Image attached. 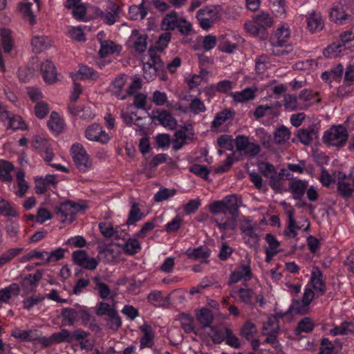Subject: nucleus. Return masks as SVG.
<instances>
[{"instance_id":"nucleus-1","label":"nucleus","mask_w":354,"mask_h":354,"mask_svg":"<svg viewBox=\"0 0 354 354\" xmlns=\"http://www.w3.org/2000/svg\"><path fill=\"white\" fill-rule=\"evenodd\" d=\"M273 24L272 17L269 13L261 11L254 15L252 20L246 21L244 26L248 33L257 36L267 28L272 27Z\"/></svg>"},{"instance_id":"nucleus-2","label":"nucleus","mask_w":354,"mask_h":354,"mask_svg":"<svg viewBox=\"0 0 354 354\" xmlns=\"http://www.w3.org/2000/svg\"><path fill=\"white\" fill-rule=\"evenodd\" d=\"M162 28L165 30L178 28L183 34H188L192 30V24L184 17H179L175 11L166 15L162 21Z\"/></svg>"},{"instance_id":"nucleus-3","label":"nucleus","mask_w":354,"mask_h":354,"mask_svg":"<svg viewBox=\"0 0 354 354\" xmlns=\"http://www.w3.org/2000/svg\"><path fill=\"white\" fill-rule=\"evenodd\" d=\"M142 64L144 78L148 82L152 81L156 76L158 68L161 66L160 57L154 50L149 49L147 55L142 58Z\"/></svg>"},{"instance_id":"nucleus-4","label":"nucleus","mask_w":354,"mask_h":354,"mask_svg":"<svg viewBox=\"0 0 354 354\" xmlns=\"http://www.w3.org/2000/svg\"><path fill=\"white\" fill-rule=\"evenodd\" d=\"M221 17L219 6H209L198 10L196 18L203 30H209Z\"/></svg>"},{"instance_id":"nucleus-5","label":"nucleus","mask_w":354,"mask_h":354,"mask_svg":"<svg viewBox=\"0 0 354 354\" xmlns=\"http://www.w3.org/2000/svg\"><path fill=\"white\" fill-rule=\"evenodd\" d=\"M330 20L338 26L344 25L353 20L352 15L348 12V5L345 2L334 3L328 12Z\"/></svg>"},{"instance_id":"nucleus-6","label":"nucleus","mask_w":354,"mask_h":354,"mask_svg":"<svg viewBox=\"0 0 354 354\" xmlns=\"http://www.w3.org/2000/svg\"><path fill=\"white\" fill-rule=\"evenodd\" d=\"M348 132L343 125L333 126L324 133L323 140L329 146H343L348 139Z\"/></svg>"},{"instance_id":"nucleus-7","label":"nucleus","mask_w":354,"mask_h":354,"mask_svg":"<svg viewBox=\"0 0 354 354\" xmlns=\"http://www.w3.org/2000/svg\"><path fill=\"white\" fill-rule=\"evenodd\" d=\"M71 152L75 164L80 171L86 172L92 168V160L82 145L73 144Z\"/></svg>"},{"instance_id":"nucleus-8","label":"nucleus","mask_w":354,"mask_h":354,"mask_svg":"<svg viewBox=\"0 0 354 354\" xmlns=\"http://www.w3.org/2000/svg\"><path fill=\"white\" fill-rule=\"evenodd\" d=\"M259 169L265 177L269 178V183L274 189L279 192L283 189L282 177L285 169H281L277 174L274 166L268 162H261L259 165Z\"/></svg>"},{"instance_id":"nucleus-9","label":"nucleus","mask_w":354,"mask_h":354,"mask_svg":"<svg viewBox=\"0 0 354 354\" xmlns=\"http://www.w3.org/2000/svg\"><path fill=\"white\" fill-rule=\"evenodd\" d=\"M245 243L250 248L256 247L259 242L258 225L250 220H243L240 227Z\"/></svg>"},{"instance_id":"nucleus-10","label":"nucleus","mask_w":354,"mask_h":354,"mask_svg":"<svg viewBox=\"0 0 354 354\" xmlns=\"http://www.w3.org/2000/svg\"><path fill=\"white\" fill-rule=\"evenodd\" d=\"M305 288H310L311 291L314 292L315 296L323 295L325 293V278L323 276L322 272L318 267H313L310 280L306 284Z\"/></svg>"},{"instance_id":"nucleus-11","label":"nucleus","mask_w":354,"mask_h":354,"mask_svg":"<svg viewBox=\"0 0 354 354\" xmlns=\"http://www.w3.org/2000/svg\"><path fill=\"white\" fill-rule=\"evenodd\" d=\"M82 206L72 201L63 203L59 207L57 214L63 223H71L75 219V215L82 209Z\"/></svg>"},{"instance_id":"nucleus-12","label":"nucleus","mask_w":354,"mask_h":354,"mask_svg":"<svg viewBox=\"0 0 354 354\" xmlns=\"http://www.w3.org/2000/svg\"><path fill=\"white\" fill-rule=\"evenodd\" d=\"M315 297V293L310 288H304L303 297L301 299H294L289 310L293 314L304 315L306 314L309 308V305Z\"/></svg>"},{"instance_id":"nucleus-13","label":"nucleus","mask_w":354,"mask_h":354,"mask_svg":"<svg viewBox=\"0 0 354 354\" xmlns=\"http://www.w3.org/2000/svg\"><path fill=\"white\" fill-rule=\"evenodd\" d=\"M290 26L285 22H281L274 30L271 38L270 43L272 46H285L290 37Z\"/></svg>"},{"instance_id":"nucleus-14","label":"nucleus","mask_w":354,"mask_h":354,"mask_svg":"<svg viewBox=\"0 0 354 354\" xmlns=\"http://www.w3.org/2000/svg\"><path fill=\"white\" fill-rule=\"evenodd\" d=\"M31 145L41 153L45 161L50 162L53 160L54 153L47 138L36 135L32 138Z\"/></svg>"},{"instance_id":"nucleus-15","label":"nucleus","mask_w":354,"mask_h":354,"mask_svg":"<svg viewBox=\"0 0 354 354\" xmlns=\"http://www.w3.org/2000/svg\"><path fill=\"white\" fill-rule=\"evenodd\" d=\"M194 136V130L193 126L192 124L184 126L174 134V139L172 142L174 149L175 150L180 149L189 140L193 139Z\"/></svg>"},{"instance_id":"nucleus-16","label":"nucleus","mask_w":354,"mask_h":354,"mask_svg":"<svg viewBox=\"0 0 354 354\" xmlns=\"http://www.w3.org/2000/svg\"><path fill=\"white\" fill-rule=\"evenodd\" d=\"M128 80L129 77L122 75L117 77L109 86L111 95L119 100H124L128 97Z\"/></svg>"},{"instance_id":"nucleus-17","label":"nucleus","mask_w":354,"mask_h":354,"mask_svg":"<svg viewBox=\"0 0 354 354\" xmlns=\"http://www.w3.org/2000/svg\"><path fill=\"white\" fill-rule=\"evenodd\" d=\"M85 137L90 141L98 142L102 144L107 143L110 136L98 124H92L85 130Z\"/></svg>"},{"instance_id":"nucleus-18","label":"nucleus","mask_w":354,"mask_h":354,"mask_svg":"<svg viewBox=\"0 0 354 354\" xmlns=\"http://www.w3.org/2000/svg\"><path fill=\"white\" fill-rule=\"evenodd\" d=\"M74 262L80 267L87 270H95L99 261L93 257H89L86 252L82 250H77L73 253Z\"/></svg>"},{"instance_id":"nucleus-19","label":"nucleus","mask_w":354,"mask_h":354,"mask_svg":"<svg viewBox=\"0 0 354 354\" xmlns=\"http://www.w3.org/2000/svg\"><path fill=\"white\" fill-rule=\"evenodd\" d=\"M337 179L338 190L346 198L351 196L354 192V178L352 179L351 175L339 171L335 174Z\"/></svg>"},{"instance_id":"nucleus-20","label":"nucleus","mask_w":354,"mask_h":354,"mask_svg":"<svg viewBox=\"0 0 354 354\" xmlns=\"http://www.w3.org/2000/svg\"><path fill=\"white\" fill-rule=\"evenodd\" d=\"M234 144L238 151L250 156H255L260 151L259 145L249 142L248 138L244 136H238L234 140Z\"/></svg>"},{"instance_id":"nucleus-21","label":"nucleus","mask_w":354,"mask_h":354,"mask_svg":"<svg viewBox=\"0 0 354 354\" xmlns=\"http://www.w3.org/2000/svg\"><path fill=\"white\" fill-rule=\"evenodd\" d=\"M252 274L250 262L246 264H241L230 275L229 284L232 285L241 281H248L252 279Z\"/></svg>"},{"instance_id":"nucleus-22","label":"nucleus","mask_w":354,"mask_h":354,"mask_svg":"<svg viewBox=\"0 0 354 354\" xmlns=\"http://www.w3.org/2000/svg\"><path fill=\"white\" fill-rule=\"evenodd\" d=\"M306 21L308 30L313 33L319 32L324 28V23L321 13L315 10H312L306 14Z\"/></svg>"},{"instance_id":"nucleus-23","label":"nucleus","mask_w":354,"mask_h":354,"mask_svg":"<svg viewBox=\"0 0 354 354\" xmlns=\"http://www.w3.org/2000/svg\"><path fill=\"white\" fill-rule=\"evenodd\" d=\"M147 36L138 30H134L129 39L128 44L136 51L142 53L147 48Z\"/></svg>"},{"instance_id":"nucleus-24","label":"nucleus","mask_w":354,"mask_h":354,"mask_svg":"<svg viewBox=\"0 0 354 354\" xmlns=\"http://www.w3.org/2000/svg\"><path fill=\"white\" fill-rule=\"evenodd\" d=\"M258 91L257 86L245 88L240 91L231 92L229 95L237 103H244L253 100Z\"/></svg>"},{"instance_id":"nucleus-25","label":"nucleus","mask_w":354,"mask_h":354,"mask_svg":"<svg viewBox=\"0 0 354 354\" xmlns=\"http://www.w3.org/2000/svg\"><path fill=\"white\" fill-rule=\"evenodd\" d=\"M42 274L40 272H37L35 274H30L26 276L20 282V286L22 291L25 294H29L35 291L38 282L41 279Z\"/></svg>"},{"instance_id":"nucleus-26","label":"nucleus","mask_w":354,"mask_h":354,"mask_svg":"<svg viewBox=\"0 0 354 354\" xmlns=\"http://www.w3.org/2000/svg\"><path fill=\"white\" fill-rule=\"evenodd\" d=\"M40 71L46 84H53L58 80L55 66L52 62L46 60L41 64Z\"/></svg>"},{"instance_id":"nucleus-27","label":"nucleus","mask_w":354,"mask_h":354,"mask_svg":"<svg viewBox=\"0 0 354 354\" xmlns=\"http://www.w3.org/2000/svg\"><path fill=\"white\" fill-rule=\"evenodd\" d=\"M120 8L115 3L110 2L107 10L100 11L98 16L104 22L109 25H113L116 21V18L119 17Z\"/></svg>"},{"instance_id":"nucleus-28","label":"nucleus","mask_w":354,"mask_h":354,"mask_svg":"<svg viewBox=\"0 0 354 354\" xmlns=\"http://www.w3.org/2000/svg\"><path fill=\"white\" fill-rule=\"evenodd\" d=\"M53 44V40L48 36L37 35L31 40L32 51L35 53H40L50 48Z\"/></svg>"},{"instance_id":"nucleus-29","label":"nucleus","mask_w":354,"mask_h":354,"mask_svg":"<svg viewBox=\"0 0 354 354\" xmlns=\"http://www.w3.org/2000/svg\"><path fill=\"white\" fill-rule=\"evenodd\" d=\"M230 295L236 301L245 304H251L255 297L253 290L250 288H239L238 290H232Z\"/></svg>"},{"instance_id":"nucleus-30","label":"nucleus","mask_w":354,"mask_h":354,"mask_svg":"<svg viewBox=\"0 0 354 354\" xmlns=\"http://www.w3.org/2000/svg\"><path fill=\"white\" fill-rule=\"evenodd\" d=\"M278 325L276 318L269 317L267 322L263 324L262 330L263 334L268 336L266 342L270 343L272 342L276 337Z\"/></svg>"},{"instance_id":"nucleus-31","label":"nucleus","mask_w":354,"mask_h":354,"mask_svg":"<svg viewBox=\"0 0 354 354\" xmlns=\"http://www.w3.org/2000/svg\"><path fill=\"white\" fill-rule=\"evenodd\" d=\"M71 78L75 81L77 80H96L98 77L97 73L93 68L84 65H81L77 72L70 74Z\"/></svg>"},{"instance_id":"nucleus-32","label":"nucleus","mask_w":354,"mask_h":354,"mask_svg":"<svg viewBox=\"0 0 354 354\" xmlns=\"http://www.w3.org/2000/svg\"><path fill=\"white\" fill-rule=\"evenodd\" d=\"M308 187V182L301 180H295L289 185V189L295 199H301Z\"/></svg>"},{"instance_id":"nucleus-33","label":"nucleus","mask_w":354,"mask_h":354,"mask_svg":"<svg viewBox=\"0 0 354 354\" xmlns=\"http://www.w3.org/2000/svg\"><path fill=\"white\" fill-rule=\"evenodd\" d=\"M121 117L124 122L129 126L132 124L138 125V122L142 120V118L134 111V108L132 105H129L127 108V111H122Z\"/></svg>"},{"instance_id":"nucleus-34","label":"nucleus","mask_w":354,"mask_h":354,"mask_svg":"<svg viewBox=\"0 0 354 354\" xmlns=\"http://www.w3.org/2000/svg\"><path fill=\"white\" fill-rule=\"evenodd\" d=\"M140 329L143 333V336L140 339V348L151 347L153 344V334L151 326L145 324L140 326Z\"/></svg>"},{"instance_id":"nucleus-35","label":"nucleus","mask_w":354,"mask_h":354,"mask_svg":"<svg viewBox=\"0 0 354 354\" xmlns=\"http://www.w3.org/2000/svg\"><path fill=\"white\" fill-rule=\"evenodd\" d=\"M346 53L345 48L338 42H333L324 50V55L328 58H335L344 55Z\"/></svg>"},{"instance_id":"nucleus-36","label":"nucleus","mask_w":354,"mask_h":354,"mask_svg":"<svg viewBox=\"0 0 354 354\" xmlns=\"http://www.w3.org/2000/svg\"><path fill=\"white\" fill-rule=\"evenodd\" d=\"M20 287L17 283H13L0 290V304L7 303L12 295H17L19 293Z\"/></svg>"},{"instance_id":"nucleus-37","label":"nucleus","mask_w":354,"mask_h":354,"mask_svg":"<svg viewBox=\"0 0 354 354\" xmlns=\"http://www.w3.org/2000/svg\"><path fill=\"white\" fill-rule=\"evenodd\" d=\"M12 335L19 339L24 342H32L35 341L38 338V330H21L19 329H15L12 331Z\"/></svg>"},{"instance_id":"nucleus-38","label":"nucleus","mask_w":354,"mask_h":354,"mask_svg":"<svg viewBox=\"0 0 354 354\" xmlns=\"http://www.w3.org/2000/svg\"><path fill=\"white\" fill-rule=\"evenodd\" d=\"M48 126L54 133L59 134L64 129V122L58 113L52 112L48 122Z\"/></svg>"},{"instance_id":"nucleus-39","label":"nucleus","mask_w":354,"mask_h":354,"mask_svg":"<svg viewBox=\"0 0 354 354\" xmlns=\"http://www.w3.org/2000/svg\"><path fill=\"white\" fill-rule=\"evenodd\" d=\"M186 254L189 258L195 260H204L209 257L210 251L206 246H201L196 248H189L187 250Z\"/></svg>"},{"instance_id":"nucleus-40","label":"nucleus","mask_w":354,"mask_h":354,"mask_svg":"<svg viewBox=\"0 0 354 354\" xmlns=\"http://www.w3.org/2000/svg\"><path fill=\"white\" fill-rule=\"evenodd\" d=\"M266 241L268 243V247L266 249V261H270V259L279 252L278 248L279 243L277 239L270 234L266 236Z\"/></svg>"},{"instance_id":"nucleus-41","label":"nucleus","mask_w":354,"mask_h":354,"mask_svg":"<svg viewBox=\"0 0 354 354\" xmlns=\"http://www.w3.org/2000/svg\"><path fill=\"white\" fill-rule=\"evenodd\" d=\"M96 313L99 315H107L109 317L115 319L118 325L120 326L121 322L118 317L117 312L110 304L105 302L99 303Z\"/></svg>"},{"instance_id":"nucleus-42","label":"nucleus","mask_w":354,"mask_h":354,"mask_svg":"<svg viewBox=\"0 0 354 354\" xmlns=\"http://www.w3.org/2000/svg\"><path fill=\"white\" fill-rule=\"evenodd\" d=\"M270 8L274 15L281 19L286 17V5L284 0H269Z\"/></svg>"},{"instance_id":"nucleus-43","label":"nucleus","mask_w":354,"mask_h":354,"mask_svg":"<svg viewBox=\"0 0 354 354\" xmlns=\"http://www.w3.org/2000/svg\"><path fill=\"white\" fill-rule=\"evenodd\" d=\"M129 15L131 19L138 20L144 19L147 15V8L145 7V1L142 0L139 5H133L129 8Z\"/></svg>"},{"instance_id":"nucleus-44","label":"nucleus","mask_w":354,"mask_h":354,"mask_svg":"<svg viewBox=\"0 0 354 354\" xmlns=\"http://www.w3.org/2000/svg\"><path fill=\"white\" fill-rule=\"evenodd\" d=\"M121 47L115 44L112 41L106 40L101 42L99 53L101 57H106L113 53H119Z\"/></svg>"},{"instance_id":"nucleus-45","label":"nucleus","mask_w":354,"mask_h":354,"mask_svg":"<svg viewBox=\"0 0 354 354\" xmlns=\"http://www.w3.org/2000/svg\"><path fill=\"white\" fill-rule=\"evenodd\" d=\"M338 42L345 48V50H354V36L353 30H347L339 35Z\"/></svg>"},{"instance_id":"nucleus-46","label":"nucleus","mask_w":354,"mask_h":354,"mask_svg":"<svg viewBox=\"0 0 354 354\" xmlns=\"http://www.w3.org/2000/svg\"><path fill=\"white\" fill-rule=\"evenodd\" d=\"M17 189L14 193L19 197H23L29 189L27 181L24 178V174L19 171L16 176Z\"/></svg>"},{"instance_id":"nucleus-47","label":"nucleus","mask_w":354,"mask_h":354,"mask_svg":"<svg viewBox=\"0 0 354 354\" xmlns=\"http://www.w3.org/2000/svg\"><path fill=\"white\" fill-rule=\"evenodd\" d=\"M156 118L159 122L165 127L173 129L176 127V120L167 111H162L158 113Z\"/></svg>"},{"instance_id":"nucleus-48","label":"nucleus","mask_w":354,"mask_h":354,"mask_svg":"<svg viewBox=\"0 0 354 354\" xmlns=\"http://www.w3.org/2000/svg\"><path fill=\"white\" fill-rule=\"evenodd\" d=\"M0 214L8 217H16L18 212L9 201L0 198Z\"/></svg>"},{"instance_id":"nucleus-49","label":"nucleus","mask_w":354,"mask_h":354,"mask_svg":"<svg viewBox=\"0 0 354 354\" xmlns=\"http://www.w3.org/2000/svg\"><path fill=\"white\" fill-rule=\"evenodd\" d=\"M0 39L3 45V50L6 53H10L12 46L13 41L11 35V31L7 28H1L0 29Z\"/></svg>"},{"instance_id":"nucleus-50","label":"nucleus","mask_w":354,"mask_h":354,"mask_svg":"<svg viewBox=\"0 0 354 354\" xmlns=\"http://www.w3.org/2000/svg\"><path fill=\"white\" fill-rule=\"evenodd\" d=\"M13 171L12 165L6 160H0V180L6 182H10L12 179V171Z\"/></svg>"},{"instance_id":"nucleus-51","label":"nucleus","mask_w":354,"mask_h":354,"mask_svg":"<svg viewBox=\"0 0 354 354\" xmlns=\"http://www.w3.org/2000/svg\"><path fill=\"white\" fill-rule=\"evenodd\" d=\"M283 106L289 111L304 109V106L299 105L297 97L290 94H286L284 95Z\"/></svg>"},{"instance_id":"nucleus-52","label":"nucleus","mask_w":354,"mask_h":354,"mask_svg":"<svg viewBox=\"0 0 354 354\" xmlns=\"http://www.w3.org/2000/svg\"><path fill=\"white\" fill-rule=\"evenodd\" d=\"M290 132L289 129L284 126H281L274 132V140L277 144H283L290 139Z\"/></svg>"},{"instance_id":"nucleus-53","label":"nucleus","mask_w":354,"mask_h":354,"mask_svg":"<svg viewBox=\"0 0 354 354\" xmlns=\"http://www.w3.org/2000/svg\"><path fill=\"white\" fill-rule=\"evenodd\" d=\"M196 319L203 327L209 326L213 319L212 312L209 309H201L197 313Z\"/></svg>"},{"instance_id":"nucleus-54","label":"nucleus","mask_w":354,"mask_h":354,"mask_svg":"<svg viewBox=\"0 0 354 354\" xmlns=\"http://www.w3.org/2000/svg\"><path fill=\"white\" fill-rule=\"evenodd\" d=\"M223 201L227 213L234 215L239 209L238 198L236 196L228 195L223 199Z\"/></svg>"},{"instance_id":"nucleus-55","label":"nucleus","mask_w":354,"mask_h":354,"mask_svg":"<svg viewBox=\"0 0 354 354\" xmlns=\"http://www.w3.org/2000/svg\"><path fill=\"white\" fill-rule=\"evenodd\" d=\"M32 4L29 2L21 3L19 6V11L23 15L26 20L28 21L31 24H34L36 21L32 8Z\"/></svg>"},{"instance_id":"nucleus-56","label":"nucleus","mask_w":354,"mask_h":354,"mask_svg":"<svg viewBox=\"0 0 354 354\" xmlns=\"http://www.w3.org/2000/svg\"><path fill=\"white\" fill-rule=\"evenodd\" d=\"M6 233L11 240L16 241L20 231V225L16 221H10L6 225Z\"/></svg>"},{"instance_id":"nucleus-57","label":"nucleus","mask_w":354,"mask_h":354,"mask_svg":"<svg viewBox=\"0 0 354 354\" xmlns=\"http://www.w3.org/2000/svg\"><path fill=\"white\" fill-rule=\"evenodd\" d=\"M87 26H73L68 29V35L71 38L77 41H85V29H87Z\"/></svg>"},{"instance_id":"nucleus-58","label":"nucleus","mask_w":354,"mask_h":354,"mask_svg":"<svg viewBox=\"0 0 354 354\" xmlns=\"http://www.w3.org/2000/svg\"><path fill=\"white\" fill-rule=\"evenodd\" d=\"M188 110L192 113L198 115L205 112L206 111V106L200 98L195 97L191 100Z\"/></svg>"},{"instance_id":"nucleus-59","label":"nucleus","mask_w":354,"mask_h":354,"mask_svg":"<svg viewBox=\"0 0 354 354\" xmlns=\"http://www.w3.org/2000/svg\"><path fill=\"white\" fill-rule=\"evenodd\" d=\"M316 136V132L313 129H301L297 134L299 141L305 145H309Z\"/></svg>"},{"instance_id":"nucleus-60","label":"nucleus","mask_w":354,"mask_h":354,"mask_svg":"<svg viewBox=\"0 0 354 354\" xmlns=\"http://www.w3.org/2000/svg\"><path fill=\"white\" fill-rule=\"evenodd\" d=\"M145 217V215L141 212L138 205L134 203L130 209L127 223L132 225Z\"/></svg>"},{"instance_id":"nucleus-61","label":"nucleus","mask_w":354,"mask_h":354,"mask_svg":"<svg viewBox=\"0 0 354 354\" xmlns=\"http://www.w3.org/2000/svg\"><path fill=\"white\" fill-rule=\"evenodd\" d=\"M257 330L256 328V326L252 323L250 321H248L245 323L243 325L241 334V335L246 338L247 339L251 340L254 337Z\"/></svg>"},{"instance_id":"nucleus-62","label":"nucleus","mask_w":354,"mask_h":354,"mask_svg":"<svg viewBox=\"0 0 354 354\" xmlns=\"http://www.w3.org/2000/svg\"><path fill=\"white\" fill-rule=\"evenodd\" d=\"M63 322L65 325H73L78 317L77 310L65 308L62 311Z\"/></svg>"},{"instance_id":"nucleus-63","label":"nucleus","mask_w":354,"mask_h":354,"mask_svg":"<svg viewBox=\"0 0 354 354\" xmlns=\"http://www.w3.org/2000/svg\"><path fill=\"white\" fill-rule=\"evenodd\" d=\"M45 299V295L42 294H37L31 296L23 301V306L25 309L29 310L33 306L42 302Z\"/></svg>"},{"instance_id":"nucleus-64","label":"nucleus","mask_w":354,"mask_h":354,"mask_svg":"<svg viewBox=\"0 0 354 354\" xmlns=\"http://www.w3.org/2000/svg\"><path fill=\"white\" fill-rule=\"evenodd\" d=\"M8 123L6 124L8 127L17 130V129H25L26 124L23 121L22 118L19 115H13L10 117L8 114Z\"/></svg>"}]
</instances>
